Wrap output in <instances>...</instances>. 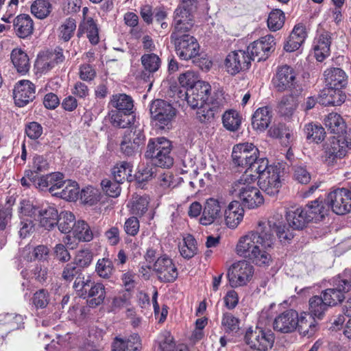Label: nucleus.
I'll list each match as a JSON object with an SVG mask.
<instances>
[{
    "label": "nucleus",
    "instance_id": "4",
    "mask_svg": "<svg viewBox=\"0 0 351 351\" xmlns=\"http://www.w3.org/2000/svg\"><path fill=\"white\" fill-rule=\"evenodd\" d=\"M149 111L156 125L164 129L171 123L176 114V109L169 102L162 99H156L150 105Z\"/></svg>",
    "mask_w": 351,
    "mask_h": 351
},
{
    "label": "nucleus",
    "instance_id": "51",
    "mask_svg": "<svg viewBox=\"0 0 351 351\" xmlns=\"http://www.w3.org/2000/svg\"><path fill=\"white\" fill-rule=\"evenodd\" d=\"M285 16L279 9L273 10L269 14L267 25L270 30L276 32L281 29L285 23Z\"/></svg>",
    "mask_w": 351,
    "mask_h": 351
},
{
    "label": "nucleus",
    "instance_id": "39",
    "mask_svg": "<svg viewBox=\"0 0 351 351\" xmlns=\"http://www.w3.org/2000/svg\"><path fill=\"white\" fill-rule=\"evenodd\" d=\"M108 117L113 126L120 128H127L134 120V117L131 114L117 110H110Z\"/></svg>",
    "mask_w": 351,
    "mask_h": 351
},
{
    "label": "nucleus",
    "instance_id": "50",
    "mask_svg": "<svg viewBox=\"0 0 351 351\" xmlns=\"http://www.w3.org/2000/svg\"><path fill=\"white\" fill-rule=\"evenodd\" d=\"M75 216L71 212H62L58 216L57 225L62 233H69L75 226Z\"/></svg>",
    "mask_w": 351,
    "mask_h": 351
},
{
    "label": "nucleus",
    "instance_id": "10",
    "mask_svg": "<svg viewBox=\"0 0 351 351\" xmlns=\"http://www.w3.org/2000/svg\"><path fill=\"white\" fill-rule=\"evenodd\" d=\"M345 273L343 277H339L336 280V287L326 289L323 293V299L326 304L330 306H335L343 301L344 299L343 293L351 290V279L346 278Z\"/></svg>",
    "mask_w": 351,
    "mask_h": 351
},
{
    "label": "nucleus",
    "instance_id": "35",
    "mask_svg": "<svg viewBox=\"0 0 351 351\" xmlns=\"http://www.w3.org/2000/svg\"><path fill=\"white\" fill-rule=\"evenodd\" d=\"M298 106V100L293 94L284 95L278 104V111L280 115L289 118Z\"/></svg>",
    "mask_w": 351,
    "mask_h": 351
},
{
    "label": "nucleus",
    "instance_id": "36",
    "mask_svg": "<svg viewBox=\"0 0 351 351\" xmlns=\"http://www.w3.org/2000/svg\"><path fill=\"white\" fill-rule=\"evenodd\" d=\"M58 216V210L51 206L38 212L40 226L47 230H51L57 225Z\"/></svg>",
    "mask_w": 351,
    "mask_h": 351
},
{
    "label": "nucleus",
    "instance_id": "44",
    "mask_svg": "<svg viewBox=\"0 0 351 351\" xmlns=\"http://www.w3.org/2000/svg\"><path fill=\"white\" fill-rule=\"evenodd\" d=\"M148 204L147 197L133 195L129 205L130 213L136 217H142L147 212Z\"/></svg>",
    "mask_w": 351,
    "mask_h": 351
},
{
    "label": "nucleus",
    "instance_id": "41",
    "mask_svg": "<svg viewBox=\"0 0 351 351\" xmlns=\"http://www.w3.org/2000/svg\"><path fill=\"white\" fill-rule=\"evenodd\" d=\"M325 125L331 132L339 136L343 134L346 130V123L342 117L337 113H330L325 119Z\"/></svg>",
    "mask_w": 351,
    "mask_h": 351
},
{
    "label": "nucleus",
    "instance_id": "7",
    "mask_svg": "<svg viewBox=\"0 0 351 351\" xmlns=\"http://www.w3.org/2000/svg\"><path fill=\"white\" fill-rule=\"evenodd\" d=\"M327 204L337 215H344L351 210V193L346 189H339L330 193Z\"/></svg>",
    "mask_w": 351,
    "mask_h": 351
},
{
    "label": "nucleus",
    "instance_id": "19",
    "mask_svg": "<svg viewBox=\"0 0 351 351\" xmlns=\"http://www.w3.org/2000/svg\"><path fill=\"white\" fill-rule=\"evenodd\" d=\"M193 10L178 6L175 10L174 29L172 33L185 34L193 26L192 12Z\"/></svg>",
    "mask_w": 351,
    "mask_h": 351
},
{
    "label": "nucleus",
    "instance_id": "14",
    "mask_svg": "<svg viewBox=\"0 0 351 351\" xmlns=\"http://www.w3.org/2000/svg\"><path fill=\"white\" fill-rule=\"evenodd\" d=\"M210 93V86L206 82H197L195 86L188 89L186 92V101L193 109L207 104Z\"/></svg>",
    "mask_w": 351,
    "mask_h": 351
},
{
    "label": "nucleus",
    "instance_id": "38",
    "mask_svg": "<svg viewBox=\"0 0 351 351\" xmlns=\"http://www.w3.org/2000/svg\"><path fill=\"white\" fill-rule=\"evenodd\" d=\"M11 60L19 73H26L29 71V58L21 49L16 48L12 50Z\"/></svg>",
    "mask_w": 351,
    "mask_h": 351
},
{
    "label": "nucleus",
    "instance_id": "11",
    "mask_svg": "<svg viewBox=\"0 0 351 351\" xmlns=\"http://www.w3.org/2000/svg\"><path fill=\"white\" fill-rule=\"evenodd\" d=\"M252 58L245 51L239 50L230 53L226 58L225 66L227 71L234 75L241 71L247 70Z\"/></svg>",
    "mask_w": 351,
    "mask_h": 351
},
{
    "label": "nucleus",
    "instance_id": "26",
    "mask_svg": "<svg viewBox=\"0 0 351 351\" xmlns=\"http://www.w3.org/2000/svg\"><path fill=\"white\" fill-rule=\"evenodd\" d=\"M16 34L21 38H25L32 34L34 22L28 14H20L13 21Z\"/></svg>",
    "mask_w": 351,
    "mask_h": 351
},
{
    "label": "nucleus",
    "instance_id": "58",
    "mask_svg": "<svg viewBox=\"0 0 351 351\" xmlns=\"http://www.w3.org/2000/svg\"><path fill=\"white\" fill-rule=\"evenodd\" d=\"M76 29V21L72 18L67 19L59 27L60 38L64 42L69 41Z\"/></svg>",
    "mask_w": 351,
    "mask_h": 351
},
{
    "label": "nucleus",
    "instance_id": "42",
    "mask_svg": "<svg viewBox=\"0 0 351 351\" xmlns=\"http://www.w3.org/2000/svg\"><path fill=\"white\" fill-rule=\"evenodd\" d=\"M72 233L73 237L80 241L88 242L93 239L90 226L83 220H79L75 223Z\"/></svg>",
    "mask_w": 351,
    "mask_h": 351
},
{
    "label": "nucleus",
    "instance_id": "20",
    "mask_svg": "<svg viewBox=\"0 0 351 351\" xmlns=\"http://www.w3.org/2000/svg\"><path fill=\"white\" fill-rule=\"evenodd\" d=\"M35 87L29 80H21L14 87L13 95L15 104L23 107L34 98Z\"/></svg>",
    "mask_w": 351,
    "mask_h": 351
},
{
    "label": "nucleus",
    "instance_id": "13",
    "mask_svg": "<svg viewBox=\"0 0 351 351\" xmlns=\"http://www.w3.org/2000/svg\"><path fill=\"white\" fill-rule=\"evenodd\" d=\"M266 173L261 176L258 183L260 189L270 196L278 193L281 187L280 168L271 167Z\"/></svg>",
    "mask_w": 351,
    "mask_h": 351
},
{
    "label": "nucleus",
    "instance_id": "54",
    "mask_svg": "<svg viewBox=\"0 0 351 351\" xmlns=\"http://www.w3.org/2000/svg\"><path fill=\"white\" fill-rule=\"evenodd\" d=\"M268 160L265 158H258L256 156V159L252 163V165L246 169L247 171L250 172L253 174V173H256L257 179L259 180L261 176L264 173H266L269 171H271L270 168L271 167H277L276 166L269 165Z\"/></svg>",
    "mask_w": 351,
    "mask_h": 351
},
{
    "label": "nucleus",
    "instance_id": "61",
    "mask_svg": "<svg viewBox=\"0 0 351 351\" xmlns=\"http://www.w3.org/2000/svg\"><path fill=\"white\" fill-rule=\"evenodd\" d=\"M58 194L67 201H75L80 195L78 185L75 182H69Z\"/></svg>",
    "mask_w": 351,
    "mask_h": 351
},
{
    "label": "nucleus",
    "instance_id": "64",
    "mask_svg": "<svg viewBox=\"0 0 351 351\" xmlns=\"http://www.w3.org/2000/svg\"><path fill=\"white\" fill-rule=\"evenodd\" d=\"M178 80L182 86L189 89L195 86L197 82H204V81H200L198 75L192 71H188L180 74Z\"/></svg>",
    "mask_w": 351,
    "mask_h": 351
},
{
    "label": "nucleus",
    "instance_id": "55",
    "mask_svg": "<svg viewBox=\"0 0 351 351\" xmlns=\"http://www.w3.org/2000/svg\"><path fill=\"white\" fill-rule=\"evenodd\" d=\"M328 306L322 297L313 296L309 300V311L313 317H320Z\"/></svg>",
    "mask_w": 351,
    "mask_h": 351
},
{
    "label": "nucleus",
    "instance_id": "52",
    "mask_svg": "<svg viewBox=\"0 0 351 351\" xmlns=\"http://www.w3.org/2000/svg\"><path fill=\"white\" fill-rule=\"evenodd\" d=\"M197 246L195 238L189 234L183 239V243L180 245L181 255L185 258H191L197 253Z\"/></svg>",
    "mask_w": 351,
    "mask_h": 351
},
{
    "label": "nucleus",
    "instance_id": "2",
    "mask_svg": "<svg viewBox=\"0 0 351 351\" xmlns=\"http://www.w3.org/2000/svg\"><path fill=\"white\" fill-rule=\"evenodd\" d=\"M171 39L174 45L176 53L180 59L189 60L199 56V45L193 36L186 33H172Z\"/></svg>",
    "mask_w": 351,
    "mask_h": 351
},
{
    "label": "nucleus",
    "instance_id": "28",
    "mask_svg": "<svg viewBox=\"0 0 351 351\" xmlns=\"http://www.w3.org/2000/svg\"><path fill=\"white\" fill-rule=\"evenodd\" d=\"M346 95L341 89L326 86L319 95V102L324 106H339L345 101Z\"/></svg>",
    "mask_w": 351,
    "mask_h": 351
},
{
    "label": "nucleus",
    "instance_id": "46",
    "mask_svg": "<svg viewBox=\"0 0 351 351\" xmlns=\"http://www.w3.org/2000/svg\"><path fill=\"white\" fill-rule=\"evenodd\" d=\"M304 210L306 214L310 216L309 221H319L322 220L325 215H327V210L325 209L322 202L315 200L311 204L307 205Z\"/></svg>",
    "mask_w": 351,
    "mask_h": 351
},
{
    "label": "nucleus",
    "instance_id": "25",
    "mask_svg": "<svg viewBox=\"0 0 351 351\" xmlns=\"http://www.w3.org/2000/svg\"><path fill=\"white\" fill-rule=\"evenodd\" d=\"M324 77L326 86L341 89L347 84L348 77L343 70L340 68H330L325 71Z\"/></svg>",
    "mask_w": 351,
    "mask_h": 351
},
{
    "label": "nucleus",
    "instance_id": "45",
    "mask_svg": "<svg viewBox=\"0 0 351 351\" xmlns=\"http://www.w3.org/2000/svg\"><path fill=\"white\" fill-rule=\"evenodd\" d=\"M330 37L328 34H321L317 44L314 47L316 59L322 62L330 53Z\"/></svg>",
    "mask_w": 351,
    "mask_h": 351
},
{
    "label": "nucleus",
    "instance_id": "16",
    "mask_svg": "<svg viewBox=\"0 0 351 351\" xmlns=\"http://www.w3.org/2000/svg\"><path fill=\"white\" fill-rule=\"evenodd\" d=\"M64 60L62 49L53 51H43L37 57L35 62L36 69L41 73H47Z\"/></svg>",
    "mask_w": 351,
    "mask_h": 351
},
{
    "label": "nucleus",
    "instance_id": "24",
    "mask_svg": "<svg viewBox=\"0 0 351 351\" xmlns=\"http://www.w3.org/2000/svg\"><path fill=\"white\" fill-rule=\"evenodd\" d=\"M244 210L238 201H232L223 212L226 224L230 228H235L242 221Z\"/></svg>",
    "mask_w": 351,
    "mask_h": 351
},
{
    "label": "nucleus",
    "instance_id": "12",
    "mask_svg": "<svg viewBox=\"0 0 351 351\" xmlns=\"http://www.w3.org/2000/svg\"><path fill=\"white\" fill-rule=\"evenodd\" d=\"M274 45V38L271 35H267L252 43L247 47V53H250L252 60H265L273 50Z\"/></svg>",
    "mask_w": 351,
    "mask_h": 351
},
{
    "label": "nucleus",
    "instance_id": "43",
    "mask_svg": "<svg viewBox=\"0 0 351 351\" xmlns=\"http://www.w3.org/2000/svg\"><path fill=\"white\" fill-rule=\"evenodd\" d=\"M110 104L115 108L114 110L131 114L133 101L130 96L125 94L114 95L110 101Z\"/></svg>",
    "mask_w": 351,
    "mask_h": 351
},
{
    "label": "nucleus",
    "instance_id": "59",
    "mask_svg": "<svg viewBox=\"0 0 351 351\" xmlns=\"http://www.w3.org/2000/svg\"><path fill=\"white\" fill-rule=\"evenodd\" d=\"M82 27L86 30L87 37L93 45H96L99 43V32L97 25L92 18H88L84 22Z\"/></svg>",
    "mask_w": 351,
    "mask_h": 351
},
{
    "label": "nucleus",
    "instance_id": "47",
    "mask_svg": "<svg viewBox=\"0 0 351 351\" xmlns=\"http://www.w3.org/2000/svg\"><path fill=\"white\" fill-rule=\"evenodd\" d=\"M132 172L131 165L126 162H123L120 165H117L112 169V174L114 180L118 182L121 183L125 180L130 182L133 180Z\"/></svg>",
    "mask_w": 351,
    "mask_h": 351
},
{
    "label": "nucleus",
    "instance_id": "62",
    "mask_svg": "<svg viewBox=\"0 0 351 351\" xmlns=\"http://www.w3.org/2000/svg\"><path fill=\"white\" fill-rule=\"evenodd\" d=\"M268 227H271L274 233H276L279 241L282 244L289 243L294 237L292 232L285 225H276L274 223L273 226L269 225Z\"/></svg>",
    "mask_w": 351,
    "mask_h": 351
},
{
    "label": "nucleus",
    "instance_id": "3",
    "mask_svg": "<svg viewBox=\"0 0 351 351\" xmlns=\"http://www.w3.org/2000/svg\"><path fill=\"white\" fill-rule=\"evenodd\" d=\"M253 265L245 260L234 263L228 269L227 276L232 287L246 285L254 275Z\"/></svg>",
    "mask_w": 351,
    "mask_h": 351
},
{
    "label": "nucleus",
    "instance_id": "1",
    "mask_svg": "<svg viewBox=\"0 0 351 351\" xmlns=\"http://www.w3.org/2000/svg\"><path fill=\"white\" fill-rule=\"evenodd\" d=\"M276 239L271 227H259L240 237L236 252L240 256L252 260L258 266H269L272 258L268 251L274 245Z\"/></svg>",
    "mask_w": 351,
    "mask_h": 351
},
{
    "label": "nucleus",
    "instance_id": "56",
    "mask_svg": "<svg viewBox=\"0 0 351 351\" xmlns=\"http://www.w3.org/2000/svg\"><path fill=\"white\" fill-rule=\"evenodd\" d=\"M171 150L155 153L152 157H146L152 160V162L158 167L169 168L173 164V159L171 156Z\"/></svg>",
    "mask_w": 351,
    "mask_h": 351
},
{
    "label": "nucleus",
    "instance_id": "40",
    "mask_svg": "<svg viewBox=\"0 0 351 351\" xmlns=\"http://www.w3.org/2000/svg\"><path fill=\"white\" fill-rule=\"evenodd\" d=\"M196 108L197 109V118L202 123L213 121L215 116L221 112L219 105L210 103Z\"/></svg>",
    "mask_w": 351,
    "mask_h": 351
},
{
    "label": "nucleus",
    "instance_id": "15",
    "mask_svg": "<svg viewBox=\"0 0 351 351\" xmlns=\"http://www.w3.org/2000/svg\"><path fill=\"white\" fill-rule=\"evenodd\" d=\"M347 143L343 137L332 136L324 144L326 161L333 165L337 158H341L346 154Z\"/></svg>",
    "mask_w": 351,
    "mask_h": 351
},
{
    "label": "nucleus",
    "instance_id": "6",
    "mask_svg": "<svg viewBox=\"0 0 351 351\" xmlns=\"http://www.w3.org/2000/svg\"><path fill=\"white\" fill-rule=\"evenodd\" d=\"M224 202L210 197L204 203L199 223L203 226L220 224L223 220Z\"/></svg>",
    "mask_w": 351,
    "mask_h": 351
},
{
    "label": "nucleus",
    "instance_id": "32",
    "mask_svg": "<svg viewBox=\"0 0 351 351\" xmlns=\"http://www.w3.org/2000/svg\"><path fill=\"white\" fill-rule=\"evenodd\" d=\"M244 206L255 208L263 204V197L258 188H251V190L242 192L237 195Z\"/></svg>",
    "mask_w": 351,
    "mask_h": 351
},
{
    "label": "nucleus",
    "instance_id": "29",
    "mask_svg": "<svg viewBox=\"0 0 351 351\" xmlns=\"http://www.w3.org/2000/svg\"><path fill=\"white\" fill-rule=\"evenodd\" d=\"M257 180V176L245 171L241 178L233 183L230 193L238 195L241 194L242 192L251 190V188H256L255 182Z\"/></svg>",
    "mask_w": 351,
    "mask_h": 351
},
{
    "label": "nucleus",
    "instance_id": "21",
    "mask_svg": "<svg viewBox=\"0 0 351 351\" xmlns=\"http://www.w3.org/2000/svg\"><path fill=\"white\" fill-rule=\"evenodd\" d=\"M295 84V73L291 67L285 65L278 69L274 79V85L278 91L291 90Z\"/></svg>",
    "mask_w": 351,
    "mask_h": 351
},
{
    "label": "nucleus",
    "instance_id": "17",
    "mask_svg": "<svg viewBox=\"0 0 351 351\" xmlns=\"http://www.w3.org/2000/svg\"><path fill=\"white\" fill-rule=\"evenodd\" d=\"M297 322H298V313L290 309L280 313L274 319L273 327L277 332L291 333L296 330Z\"/></svg>",
    "mask_w": 351,
    "mask_h": 351
},
{
    "label": "nucleus",
    "instance_id": "8",
    "mask_svg": "<svg viewBox=\"0 0 351 351\" xmlns=\"http://www.w3.org/2000/svg\"><path fill=\"white\" fill-rule=\"evenodd\" d=\"M258 149L252 143H240L233 147V162L238 167L248 169L256 159Z\"/></svg>",
    "mask_w": 351,
    "mask_h": 351
},
{
    "label": "nucleus",
    "instance_id": "34",
    "mask_svg": "<svg viewBox=\"0 0 351 351\" xmlns=\"http://www.w3.org/2000/svg\"><path fill=\"white\" fill-rule=\"evenodd\" d=\"M90 298L88 301V305L95 308L101 304L106 298L105 287L101 283L93 282L92 286L88 291L87 297Z\"/></svg>",
    "mask_w": 351,
    "mask_h": 351
},
{
    "label": "nucleus",
    "instance_id": "18",
    "mask_svg": "<svg viewBox=\"0 0 351 351\" xmlns=\"http://www.w3.org/2000/svg\"><path fill=\"white\" fill-rule=\"evenodd\" d=\"M143 140L144 135L142 131L132 128L126 131L121 143V150L126 156H132L138 151Z\"/></svg>",
    "mask_w": 351,
    "mask_h": 351
},
{
    "label": "nucleus",
    "instance_id": "57",
    "mask_svg": "<svg viewBox=\"0 0 351 351\" xmlns=\"http://www.w3.org/2000/svg\"><path fill=\"white\" fill-rule=\"evenodd\" d=\"M34 171H29L27 172L26 176L32 180L34 182L36 181V176L34 173H40L49 170V165L47 161L40 156H35L33 162Z\"/></svg>",
    "mask_w": 351,
    "mask_h": 351
},
{
    "label": "nucleus",
    "instance_id": "63",
    "mask_svg": "<svg viewBox=\"0 0 351 351\" xmlns=\"http://www.w3.org/2000/svg\"><path fill=\"white\" fill-rule=\"evenodd\" d=\"M306 138L313 142L319 143L324 138V128L317 125L308 124L306 126Z\"/></svg>",
    "mask_w": 351,
    "mask_h": 351
},
{
    "label": "nucleus",
    "instance_id": "31",
    "mask_svg": "<svg viewBox=\"0 0 351 351\" xmlns=\"http://www.w3.org/2000/svg\"><path fill=\"white\" fill-rule=\"evenodd\" d=\"M306 36L304 27L300 25H295L284 46L285 49L289 52L298 49L304 43Z\"/></svg>",
    "mask_w": 351,
    "mask_h": 351
},
{
    "label": "nucleus",
    "instance_id": "53",
    "mask_svg": "<svg viewBox=\"0 0 351 351\" xmlns=\"http://www.w3.org/2000/svg\"><path fill=\"white\" fill-rule=\"evenodd\" d=\"M93 282L89 277L85 278L82 274L75 278L73 287L80 297L86 298Z\"/></svg>",
    "mask_w": 351,
    "mask_h": 351
},
{
    "label": "nucleus",
    "instance_id": "27",
    "mask_svg": "<svg viewBox=\"0 0 351 351\" xmlns=\"http://www.w3.org/2000/svg\"><path fill=\"white\" fill-rule=\"evenodd\" d=\"M297 328L299 333L308 338L312 337L317 330V323L315 317L309 313H302L298 316Z\"/></svg>",
    "mask_w": 351,
    "mask_h": 351
},
{
    "label": "nucleus",
    "instance_id": "37",
    "mask_svg": "<svg viewBox=\"0 0 351 351\" xmlns=\"http://www.w3.org/2000/svg\"><path fill=\"white\" fill-rule=\"evenodd\" d=\"M171 150V143L165 137L150 139L147 145L145 157H152L155 153Z\"/></svg>",
    "mask_w": 351,
    "mask_h": 351
},
{
    "label": "nucleus",
    "instance_id": "48",
    "mask_svg": "<svg viewBox=\"0 0 351 351\" xmlns=\"http://www.w3.org/2000/svg\"><path fill=\"white\" fill-rule=\"evenodd\" d=\"M223 126L231 132L239 130L241 123V117L236 110H230L226 111L222 117Z\"/></svg>",
    "mask_w": 351,
    "mask_h": 351
},
{
    "label": "nucleus",
    "instance_id": "22",
    "mask_svg": "<svg viewBox=\"0 0 351 351\" xmlns=\"http://www.w3.org/2000/svg\"><path fill=\"white\" fill-rule=\"evenodd\" d=\"M63 179L62 173L56 172L38 178L35 184L40 190L48 189L50 193L58 195L56 190L63 188L66 184Z\"/></svg>",
    "mask_w": 351,
    "mask_h": 351
},
{
    "label": "nucleus",
    "instance_id": "5",
    "mask_svg": "<svg viewBox=\"0 0 351 351\" xmlns=\"http://www.w3.org/2000/svg\"><path fill=\"white\" fill-rule=\"evenodd\" d=\"M245 343L252 349L259 351H267L271 348L274 342V334L265 331L261 328H250L245 335Z\"/></svg>",
    "mask_w": 351,
    "mask_h": 351
},
{
    "label": "nucleus",
    "instance_id": "30",
    "mask_svg": "<svg viewBox=\"0 0 351 351\" xmlns=\"http://www.w3.org/2000/svg\"><path fill=\"white\" fill-rule=\"evenodd\" d=\"M271 114L268 107L257 109L253 114L252 125L254 130L260 132L267 129L271 123Z\"/></svg>",
    "mask_w": 351,
    "mask_h": 351
},
{
    "label": "nucleus",
    "instance_id": "23",
    "mask_svg": "<svg viewBox=\"0 0 351 351\" xmlns=\"http://www.w3.org/2000/svg\"><path fill=\"white\" fill-rule=\"evenodd\" d=\"M310 216L304 208L291 207L287 209L286 219L289 226L294 230H302L310 223Z\"/></svg>",
    "mask_w": 351,
    "mask_h": 351
},
{
    "label": "nucleus",
    "instance_id": "33",
    "mask_svg": "<svg viewBox=\"0 0 351 351\" xmlns=\"http://www.w3.org/2000/svg\"><path fill=\"white\" fill-rule=\"evenodd\" d=\"M24 319L21 315L16 313H4L0 315V325L8 331H12L23 328Z\"/></svg>",
    "mask_w": 351,
    "mask_h": 351
},
{
    "label": "nucleus",
    "instance_id": "60",
    "mask_svg": "<svg viewBox=\"0 0 351 351\" xmlns=\"http://www.w3.org/2000/svg\"><path fill=\"white\" fill-rule=\"evenodd\" d=\"M141 63L149 72H156L160 66V59L154 53L144 54L141 57Z\"/></svg>",
    "mask_w": 351,
    "mask_h": 351
},
{
    "label": "nucleus",
    "instance_id": "9",
    "mask_svg": "<svg viewBox=\"0 0 351 351\" xmlns=\"http://www.w3.org/2000/svg\"><path fill=\"white\" fill-rule=\"evenodd\" d=\"M153 271L159 281L165 283L174 282L178 276L173 261L166 255L158 257L153 265Z\"/></svg>",
    "mask_w": 351,
    "mask_h": 351
},
{
    "label": "nucleus",
    "instance_id": "49",
    "mask_svg": "<svg viewBox=\"0 0 351 351\" xmlns=\"http://www.w3.org/2000/svg\"><path fill=\"white\" fill-rule=\"evenodd\" d=\"M51 4L47 0H35L31 5V12L36 18L45 19L51 11Z\"/></svg>",
    "mask_w": 351,
    "mask_h": 351
}]
</instances>
